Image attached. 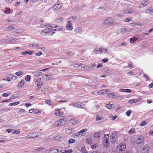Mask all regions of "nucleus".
Instances as JSON below:
<instances>
[{"mask_svg":"<svg viewBox=\"0 0 153 153\" xmlns=\"http://www.w3.org/2000/svg\"><path fill=\"white\" fill-rule=\"evenodd\" d=\"M45 102L47 104H48L49 105H51V100H46L45 101Z\"/></svg>","mask_w":153,"mask_h":153,"instance_id":"obj_59","label":"nucleus"},{"mask_svg":"<svg viewBox=\"0 0 153 153\" xmlns=\"http://www.w3.org/2000/svg\"><path fill=\"white\" fill-rule=\"evenodd\" d=\"M23 73L21 71H18L16 72L15 73V74L18 76H20Z\"/></svg>","mask_w":153,"mask_h":153,"instance_id":"obj_47","label":"nucleus"},{"mask_svg":"<svg viewBox=\"0 0 153 153\" xmlns=\"http://www.w3.org/2000/svg\"><path fill=\"white\" fill-rule=\"evenodd\" d=\"M147 11L146 13H152L153 12V10L151 8H150L149 9H148L147 10Z\"/></svg>","mask_w":153,"mask_h":153,"instance_id":"obj_45","label":"nucleus"},{"mask_svg":"<svg viewBox=\"0 0 153 153\" xmlns=\"http://www.w3.org/2000/svg\"><path fill=\"white\" fill-rule=\"evenodd\" d=\"M76 19V16H73L70 17L68 19L70 20V21L71 22H74Z\"/></svg>","mask_w":153,"mask_h":153,"instance_id":"obj_22","label":"nucleus"},{"mask_svg":"<svg viewBox=\"0 0 153 153\" xmlns=\"http://www.w3.org/2000/svg\"><path fill=\"white\" fill-rule=\"evenodd\" d=\"M74 32L75 33L81 34L82 32V29L81 27H78L74 30Z\"/></svg>","mask_w":153,"mask_h":153,"instance_id":"obj_17","label":"nucleus"},{"mask_svg":"<svg viewBox=\"0 0 153 153\" xmlns=\"http://www.w3.org/2000/svg\"><path fill=\"white\" fill-rule=\"evenodd\" d=\"M112 22V19L111 18H108L104 21L103 23L105 25H108L111 24Z\"/></svg>","mask_w":153,"mask_h":153,"instance_id":"obj_7","label":"nucleus"},{"mask_svg":"<svg viewBox=\"0 0 153 153\" xmlns=\"http://www.w3.org/2000/svg\"><path fill=\"white\" fill-rule=\"evenodd\" d=\"M12 75H10L8 76L6 79V80L7 81H10L11 79H12Z\"/></svg>","mask_w":153,"mask_h":153,"instance_id":"obj_40","label":"nucleus"},{"mask_svg":"<svg viewBox=\"0 0 153 153\" xmlns=\"http://www.w3.org/2000/svg\"><path fill=\"white\" fill-rule=\"evenodd\" d=\"M108 61V60L107 59H104L102 60V63H104L107 62Z\"/></svg>","mask_w":153,"mask_h":153,"instance_id":"obj_60","label":"nucleus"},{"mask_svg":"<svg viewBox=\"0 0 153 153\" xmlns=\"http://www.w3.org/2000/svg\"><path fill=\"white\" fill-rule=\"evenodd\" d=\"M25 80L23 79L22 80L18 83V86L22 88L24 85Z\"/></svg>","mask_w":153,"mask_h":153,"instance_id":"obj_24","label":"nucleus"},{"mask_svg":"<svg viewBox=\"0 0 153 153\" xmlns=\"http://www.w3.org/2000/svg\"><path fill=\"white\" fill-rule=\"evenodd\" d=\"M98 145L97 143H95L94 145H93L91 146V148L92 149H95L97 148Z\"/></svg>","mask_w":153,"mask_h":153,"instance_id":"obj_49","label":"nucleus"},{"mask_svg":"<svg viewBox=\"0 0 153 153\" xmlns=\"http://www.w3.org/2000/svg\"><path fill=\"white\" fill-rule=\"evenodd\" d=\"M43 76H45L46 77V79L49 80L51 79L52 78V76L51 75H45L44 74Z\"/></svg>","mask_w":153,"mask_h":153,"instance_id":"obj_29","label":"nucleus"},{"mask_svg":"<svg viewBox=\"0 0 153 153\" xmlns=\"http://www.w3.org/2000/svg\"><path fill=\"white\" fill-rule=\"evenodd\" d=\"M135 132V129L131 128L129 131V134H133Z\"/></svg>","mask_w":153,"mask_h":153,"instance_id":"obj_48","label":"nucleus"},{"mask_svg":"<svg viewBox=\"0 0 153 153\" xmlns=\"http://www.w3.org/2000/svg\"><path fill=\"white\" fill-rule=\"evenodd\" d=\"M31 77L30 75H27L25 78V80L27 81H29Z\"/></svg>","mask_w":153,"mask_h":153,"instance_id":"obj_41","label":"nucleus"},{"mask_svg":"<svg viewBox=\"0 0 153 153\" xmlns=\"http://www.w3.org/2000/svg\"><path fill=\"white\" fill-rule=\"evenodd\" d=\"M54 114L56 116H61L63 115V113L62 112H61L59 109H56L55 110Z\"/></svg>","mask_w":153,"mask_h":153,"instance_id":"obj_11","label":"nucleus"},{"mask_svg":"<svg viewBox=\"0 0 153 153\" xmlns=\"http://www.w3.org/2000/svg\"><path fill=\"white\" fill-rule=\"evenodd\" d=\"M138 39V38L137 37H134L131 38L130 39V42L131 43H133L135 41H136Z\"/></svg>","mask_w":153,"mask_h":153,"instance_id":"obj_26","label":"nucleus"},{"mask_svg":"<svg viewBox=\"0 0 153 153\" xmlns=\"http://www.w3.org/2000/svg\"><path fill=\"white\" fill-rule=\"evenodd\" d=\"M81 65H78V64H76L74 66V67L76 68H78L79 69H80L82 67Z\"/></svg>","mask_w":153,"mask_h":153,"instance_id":"obj_46","label":"nucleus"},{"mask_svg":"<svg viewBox=\"0 0 153 153\" xmlns=\"http://www.w3.org/2000/svg\"><path fill=\"white\" fill-rule=\"evenodd\" d=\"M103 119V118L101 116H100L98 115H97L96 118V120L97 121H99L100 120Z\"/></svg>","mask_w":153,"mask_h":153,"instance_id":"obj_38","label":"nucleus"},{"mask_svg":"<svg viewBox=\"0 0 153 153\" xmlns=\"http://www.w3.org/2000/svg\"><path fill=\"white\" fill-rule=\"evenodd\" d=\"M75 136H78V137H81V134H80V133H79V132H78L76 133L75 134Z\"/></svg>","mask_w":153,"mask_h":153,"instance_id":"obj_56","label":"nucleus"},{"mask_svg":"<svg viewBox=\"0 0 153 153\" xmlns=\"http://www.w3.org/2000/svg\"><path fill=\"white\" fill-rule=\"evenodd\" d=\"M112 105L111 104H107L105 105L106 107L110 109L112 108Z\"/></svg>","mask_w":153,"mask_h":153,"instance_id":"obj_42","label":"nucleus"},{"mask_svg":"<svg viewBox=\"0 0 153 153\" xmlns=\"http://www.w3.org/2000/svg\"><path fill=\"white\" fill-rule=\"evenodd\" d=\"M131 113V111L129 110L126 112V115L127 116H129L130 115Z\"/></svg>","mask_w":153,"mask_h":153,"instance_id":"obj_53","label":"nucleus"},{"mask_svg":"<svg viewBox=\"0 0 153 153\" xmlns=\"http://www.w3.org/2000/svg\"><path fill=\"white\" fill-rule=\"evenodd\" d=\"M99 50L100 52L102 53H106L108 51L107 48H104L102 47L100 48Z\"/></svg>","mask_w":153,"mask_h":153,"instance_id":"obj_20","label":"nucleus"},{"mask_svg":"<svg viewBox=\"0 0 153 153\" xmlns=\"http://www.w3.org/2000/svg\"><path fill=\"white\" fill-rule=\"evenodd\" d=\"M75 140L72 138H70L68 140V143L69 144L73 143L75 142Z\"/></svg>","mask_w":153,"mask_h":153,"instance_id":"obj_35","label":"nucleus"},{"mask_svg":"<svg viewBox=\"0 0 153 153\" xmlns=\"http://www.w3.org/2000/svg\"><path fill=\"white\" fill-rule=\"evenodd\" d=\"M117 135L115 132H112L111 135V137L112 140L115 139V138L116 137ZM112 141L114 142V140H111Z\"/></svg>","mask_w":153,"mask_h":153,"instance_id":"obj_23","label":"nucleus"},{"mask_svg":"<svg viewBox=\"0 0 153 153\" xmlns=\"http://www.w3.org/2000/svg\"><path fill=\"white\" fill-rule=\"evenodd\" d=\"M109 137V134H105L104 135L103 141L106 140H108V138Z\"/></svg>","mask_w":153,"mask_h":153,"instance_id":"obj_33","label":"nucleus"},{"mask_svg":"<svg viewBox=\"0 0 153 153\" xmlns=\"http://www.w3.org/2000/svg\"><path fill=\"white\" fill-rule=\"evenodd\" d=\"M66 28L67 30H71L73 29V25L71 21H69L67 23Z\"/></svg>","mask_w":153,"mask_h":153,"instance_id":"obj_6","label":"nucleus"},{"mask_svg":"<svg viewBox=\"0 0 153 153\" xmlns=\"http://www.w3.org/2000/svg\"><path fill=\"white\" fill-rule=\"evenodd\" d=\"M62 7L61 4H55L53 7V10H56Z\"/></svg>","mask_w":153,"mask_h":153,"instance_id":"obj_16","label":"nucleus"},{"mask_svg":"<svg viewBox=\"0 0 153 153\" xmlns=\"http://www.w3.org/2000/svg\"><path fill=\"white\" fill-rule=\"evenodd\" d=\"M149 151V147L147 145H145L143 146L142 150L143 153H148Z\"/></svg>","mask_w":153,"mask_h":153,"instance_id":"obj_9","label":"nucleus"},{"mask_svg":"<svg viewBox=\"0 0 153 153\" xmlns=\"http://www.w3.org/2000/svg\"><path fill=\"white\" fill-rule=\"evenodd\" d=\"M14 29V27L11 26H9L7 28V29L8 30H12Z\"/></svg>","mask_w":153,"mask_h":153,"instance_id":"obj_57","label":"nucleus"},{"mask_svg":"<svg viewBox=\"0 0 153 153\" xmlns=\"http://www.w3.org/2000/svg\"><path fill=\"white\" fill-rule=\"evenodd\" d=\"M54 27H55L56 28L55 29H53V30H54V32H55V31H62V27L61 26H54Z\"/></svg>","mask_w":153,"mask_h":153,"instance_id":"obj_19","label":"nucleus"},{"mask_svg":"<svg viewBox=\"0 0 153 153\" xmlns=\"http://www.w3.org/2000/svg\"><path fill=\"white\" fill-rule=\"evenodd\" d=\"M86 143L88 144H91L92 143V140L91 138H87L86 140Z\"/></svg>","mask_w":153,"mask_h":153,"instance_id":"obj_34","label":"nucleus"},{"mask_svg":"<svg viewBox=\"0 0 153 153\" xmlns=\"http://www.w3.org/2000/svg\"><path fill=\"white\" fill-rule=\"evenodd\" d=\"M10 12V10L9 8L7 9L4 12V13L6 14H8Z\"/></svg>","mask_w":153,"mask_h":153,"instance_id":"obj_51","label":"nucleus"},{"mask_svg":"<svg viewBox=\"0 0 153 153\" xmlns=\"http://www.w3.org/2000/svg\"><path fill=\"white\" fill-rule=\"evenodd\" d=\"M63 18L62 17H59L56 19L55 22L56 23H61L63 22Z\"/></svg>","mask_w":153,"mask_h":153,"instance_id":"obj_12","label":"nucleus"},{"mask_svg":"<svg viewBox=\"0 0 153 153\" xmlns=\"http://www.w3.org/2000/svg\"><path fill=\"white\" fill-rule=\"evenodd\" d=\"M38 135L36 133H33L29 134L26 136L27 138H32L38 137Z\"/></svg>","mask_w":153,"mask_h":153,"instance_id":"obj_8","label":"nucleus"},{"mask_svg":"<svg viewBox=\"0 0 153 153\" xmlns=\"http://www.w3.org/2000/svg\"><path fill=\"white\" fill-rule=\"evenodd\" d=\"M87 129L86 128H85L84 129H82L80 131H79V133H80V134H81V136H84V135H83V133L85 132H86L87 131Z\"/></svg>","mask_w":153,"mask_h":153,"instance_id":"obj_32","label":"nucleus"},{"mask_svg":"<svg viewBox=\"0 0 153 153\" xmlns=\"http://www.w3.org/2000/svg\"><path fill=\"white\" fill-rule=\"evenodd\" d=\"M54 30H52L50 31H47V30H43L41 32V34L44 36H45L47 34L50 35H53L54 33Z\"/></svg>","mask_w":153,"mask_h":153,"instance_id":"obj_2","label":"nucleus"},{"mask_svg":"<svg viewBox=\"0 0 153 153\" xmlns=\"http://www.w3.org/2000/svg\"><path fill=\"white\" fill-rule=\"evenodd\" d=\"M19 103H20V102L19 101H17L16 102H13V103H10L9 104V106H12L13 105H16L19 104Z\"/></svg>","mask_w":153,"mask_h":153,"instance_id":"obj_36","label":"nucleus"},{"mask_svg":"<svg viewBox=\"0 0 153 153\" xmlns=\"http://www.w3.org/2000/svg\"><path fill=\"white\" fill-rule=\"evenodd\" d=\"M120 31L122 34H123L126 31V29L125 28H122L120 29Z\"/></svg>","mask_w":153,"mask_h":153,"instance_id":"obj_43","label":"nucleus"},{"mask_svg":"<svg viewBox=\"0 0 153 153\" xmlns=\"http://www.w3.org/2000/svg\"><path fill=\"white\" fill-rule=\"evenodd\" d=\"M149 135L153 136V131H149Z\"/></svg>","mask_w":153,"mask_h":153,"instance_id":"obj_64","label":"nucleus"},{"mask_svg":"<svg viewBox=\"0 0 153 153\" xmlns=\"http://www.w3.org/2000/svg\"><path fill=\"white\" fill-rule=\"evenodd\" d=\"M108 91V90H106L105 89L99 91L98 92V94L100 95H102L104 94H105L106 92Z\"/></svg>","mask_w":153,"mask_h":153,"instance_id":"obj_21","label":"nucleus"},{"mask_svg":"<svg viewBox=\"0 0 153 153\" xmlns=\"http://www.w3.org/2000/svg\"><path fill=\"white\" fill-rule=\"evenodd\" d=\"M43 147H41V148H39L38 149H37L35 150V151L36 152L39 151H41L43 150Z\"/></svg>","mask_w":153,"mask_h":153,"instance_id":"obj_61","label":"nucleus"},{"mask_svg":"<svg viewBox=\"0 0 153 153\" xmlns=\"http://www.w3.org/2000/svg\"><path fill=\"white\" fill-rule=\"evenodd\" d=\"M146 124H147L146 122L145 121H142L141 123L140 124V125L141 126H143L146 125Z\"/></svg>","mask_w":153,"mask_h":153,"instance_id":"obj_50","label":"nucleus"},{"mask_svg":"<svg viewBox=\"0 0 153 153\" xmlns=\"http://www.w3.org/2000/svg\"><path fill=\"white\" fill-rule=\"evenodd\" d=\"M81 151L82 153H88V151L85 149V147H82L81 149Z\"/></svg>","mask_w":153,"mask_h":153,"instance_id":"obj_30","label":"nucleus"},{"mask_svg":"<svg viewBox=\"0 0 153 153\" xmlns=\"http://www.w3.org/2000/svg\"><path fill=\"white\" fill-rule=\"evenodd\" d=\"M126 146L123 144L119 145L117 148V151L119 152L124 151L126 149Z\"/></svg>","mask_w":153,"mask_h":153,"instance_id":"obj_1","label":"nucleus"},{"mask_svg":"<svg viewBox=\"0 0 153 153\" xmlns=\"http://www.w3.org/2000/svg\"><path fill=\"white\" fill-rule=\"evenodd\" d=\"M118 93L115 92H112L108 93V96L111 98H113L117 97Z\"/></svg>","mask_w":153,"mask_h":153,"instance_id":"obj_10","label":"nucleus"},{"mask_svg":"<svg viewBox=\"0 0 153 153\" xmlns=\"http://www.w3.org/2000/svg\"><path fill=\"white\" fill-rule=\"evenodd\" d=\"M33 74L34 76H38V71L33 72Z\"/></svg>","mask_w":153,"mask_h":153,"instance_id":"obj_58","label":"nucleus"},{"mask_svg":"<svg viewBox=\"0 0 153 153\" xmlns=\"http://www.w3.org/2000/svg\"><path fill=\"white\" fill-rule=\"evenodd\" d=\"M72 105L74 107L83 108L85 107L84 105L80 102H76L74 104L72 103Z\"/></svg>","mask_w":153,"mask_h":153,"instance_id":"obj_5","label":"nucleus"},{"mask_svg":"<svg viewBox=\"0 0 153 153\" xmlns=\"http://www.w3.org/2000/svg\"><path fill=\"white\" fill-rule=\"evenodd\" d=\"M6 131L8 132V133H10L12 132H13V129H8L6 130Z\"/></svg>","mask_w":153,"mask_h":153,"instance_id":"obj_63","label":"nucleus"},{"mask_svg":"<svg viewBox=\"0 0 153 153\" xmlns=\"http://www.w3.org/2000/svg\"><path fill=\"white\" fill-rule=\"evenodd\" d=\"M53 126H60L59 122V120L54 123Z\"/></svg>","mask_w":153,"mask_h":153,"instance_id":"obj_44","label":"nucleus"},{"mask_svg":"<svg viewBox=\"0 0 153 153\" xmlns=\"http://www.w3.org/2000/svg\"><path fill=\"white\" fill-rule=\"evenodd\" d=\"M101 133L100 132L95 133L94 134V137L95 138H98L100 137Z\"/></svg>","mask_w":153,"mask_h":153,"instance_id":"obj_27","label":"nucleus"},{"mask_svg":"<svg viewBox=\"0 0 153 153\" xmlns=\"http://www.w3.org/2000/svg\"><path fill=\"white\" fill-rule=\"evenodd\" d=\"M135 100L134 99L133 100H129L128 101V103L130 104H131L133 103H135Z\"/></svg>","mask_w":153,"mask_h":153,"instance_id":"obj_52","label":"nucleus"},{"mask_svg":"<svg viewBox=\"0 0 153 153\" xmlns=\"http://www.w3.org/2000/svg\"><path fill=\"white\" fill-rule=\"evenodd\" d=\"M144 76L145 77L146 79V80L150 81V79H149V77H148L147 75L146 74H144Z\"/></svg>","mask_w":153,"mask_h":153,"instance_id":"obj_62","label":"nucleus"},{"mask_svg":"<svg viewBox=\"0 0 153 153\" xmlns=\"http://www.w3.org/2000/svg\"><path fill=\"white\" fill-rule=\"evenodd\" d=\"M149 3V0H144L142 2L140 3L139 5L140 8H142L146 6Z\"/></svg>","mask_w":153,"mask_h":153,"instance_id":"obj_3","label":"nucleus"},{"mask_svg":"<svg viewBox=\"0 0 153 153\" xmlns=\"http://www.w3.org/2000/svg\"><path fill=\"white\" fill-rule=\"evenodd\" d=\"M20 133V131L18 130H13V134H19Z\"/></svg>","mask_w":153,"mask_h":153,"instance_id":"obj_54","label":"nucleus"},{"mask_svg":"<svg viewBox=\"0 0 153 153\" xmlns=\"http://www.w3.org/2000/svg\"><path fill=\"white\" fill-rule=\"evenodd\" d=\"M74 132V129L73 128H68L66 129L65 133L68 134H71Z\"/></svg>","mask_w":153,"mask_h":153,"instance_id":"obj_14","label":"nucleus"},{"mask_svg":"<svg viewBox=\"0 0 153 153\" xmlns=\"http://www.w3.org/2000/svg\"><path fill=\"white\" fill-rule=\"evenodd\" d=\"M120 91L122 92L130 93L131 92V90L129 89H122L120 90Z\"/></svg>","mask_w":153,"mask_h":153,"instance_id":"obj_31","label":"nucleus"},{"mask_svg":"<svg viewBox=\"0 0 153 153\" xmlns=\"http://www.w3.org/2000/svg\"><path fill=\"white\" fill-rule=\"evenodd\" d=\"M62 152L61 150L59 151L58 149H55L53 148H52L49 151V153H58Z\"/></svg>","mask_w":153,"mask_h":153,"instance_id":"obj_15","label":"nucleus"},{"mask_svg":"<svg viewBox=\"0 0 153 153\" xmlns=\"http://www.w3.org/2000/svg\"><path fill=\"white\" fill-rule=\"evenodd\" d=\"M128 13L131 14V13L134 12V11L132 10L131 9H128Z\"/></svg>","mask_w":153,"mask_h":153,"instance_id":"obj_55","label":"nucleus"},{"mask_svg":"<svg viewBox=\"0 0 153 153\" xmlns=\"http://www.w3.org/2000/svg\"><path fill=\"white\" fill-rule=\"evenodd\" d=\"M42 84L40 82H39L37 84V87L38 88L36 91H38L40 88L41 86L42 85Z\"/></svg>","mask_w":153,"mask_h":153,"instance_id":"obj_39","label":"nucleus"},{"mask_svg":"<svg viewBox=\"0 0 153 153\" xmlns=\"http://www.w3.org/2000/svg\"><path fill=\"white\" fill-rule=\"evenodd\" d=\"M70 121L73 125L78 123V121H77L76 119L74 118H73L70 119Z\"/></svg>","mask_w":153,"mask_h":153,"instance_id":"obj_25","label":"nucleus"},{"mask_svg":"<svg viewBox=\"0 0 153 153\" xmlns=\"http://www.w3.org/2000/svg\"><path fill=\"white\" fill-rule=\"evenodd\" d=\"M45 27H47L48 29L51 30L53 28V27L51 26V24H48L45 25Z\"/></svg>","mask_w":153,"mask_h":153,"instance_id":"obj_37","label":"nucleus"},{"mask_svg":"<svg viewBox=\"0 0 153 153\" xmlns=\"http://www.w3.org/2000/svg\"><path fill=\"white\" fill-rule=\"evenodd\" d=\"M136 142V143L137 144L143 143V137L142 136H139L137 137Z\"/></svg>","mask_w":153,"mask_h":153,"instance_id":"obj_4","label":"nucleus"},{"mask_svg":"<svg viewBox=\"0 0 153 153\" xmlns=\"http://www.w3.org/2000/svg\"><path fill=\"white\" fill-rule=\"evenodd\" d=\"M62 137L59 135H58L55 137L54 138V139L55 140L60 141L62 139Z\"/></svg>","mask_w":153,"mask_h":153,"instance_id":"obj_28","label":"nucleus"},{"mask_svg":"<svg viewBox=\"0 0 153 153\" xmlns=\"http://www.w3.org/2000/svg\"><path fill=\"white\" fill-rule=\"evenodd\" d=\"M103 144L104 147L106 148H108L110 144L108 140L103 141Z\"/></svg>","mask_w":153,"mask_h":153,"instance_id":"obj_18","label":"nucleus"},{"mask_svg":"<svg viewBox=\"0 0 153 153\" xmlns=\"http://www.w3.org/2000/svg\"><path fill=\"white\" fill-rule=\"evenodd\" d=\"M59 125L60 126H63L66 125L67 124V123L66 121L63 119L59 120Z\"/></svg>","mask_w":153,"mask_h":153,"instance_id":"obj_13","label":"nucleus"}]
</instances>
